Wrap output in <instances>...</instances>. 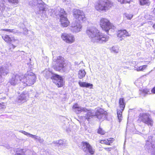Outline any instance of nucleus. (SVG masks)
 I'll use <instances>...</instances> for the list:
<instances>
[{"label": "nucleus", "mask_w": 155, "mask_h": 155, "mask_svg": "<svg viewBox=\"0 0 155 155\" xmlns=\"http://www.w3.org/2000/svg\"><path fill=\"white\" fill-rule=\"evenodd\" d=\"M36 79L35 75L33 73L29 72L26 73L23 75L21 80L22 84L23 85L22 88L33 84L35 82Z\"/></svg>", "instance_id": "obj_4"}, {"label": "nucleus", "mask_w": 155, "mask_h": 155, "mask_svg": "<svg viewBox=\"0 0 155 155\" xmlns=\"http://www.w3.org/2000/svg\"><path fill=\"white\" fill-rule=\"evenodd\" d=\"M65 143V141L61 140H58L53 141L52 143L54 144V146L55 147H58L64 144Z\"/></svg>", "instance_id": "obj_23"}, {"label": "nucleus", "mask_w": 155, "mask_h": 155, "mask_svg": "<svg viewBox=\"0 0 155 155\" xmlns=\"http://www.w3.org/2000/svg\"><path fill=\"white\" fill-rule=\"evenodd\" d=\"M125 15L126 17L129 20L131 19L133 16V15L131 14H126Z\"/></svg>", "instance_id": "obj_36"}, {"label": "nucleus", "mask_w": 155, "mask_h": 155, "mask_svg": "<svg viewBox=\"0 0 155 155\" xmlns=\"http://www.w3.org/2000/svg\"><path fill=\"white\" fill-rule=\"evenodd\" d=\"M151 91L153 93L155 94V87H153Z\"/></svg>", "instance_id": "obj_50"}, {"label": "nucleus", "mask_w": 155, "mask_h": 155, "mask_svg": "<svg viewBox=\"0 0 155 155\" xmlns=\"http://www.w3.org/2000/svg\"><path fill=\"white\" fill-rule=\"evenodd\" d=\"M139 120L148 126H153V121L150 115L148 113H140L139 116Z\"/></svg>", "instance_id": "obj_7"}, {"label": "nucleus", "mask_w": 155, "mask_h": 155, "mask_svg": "<svg viewBox=\"0 0 155 155\" xmlns=\"http://www.w3.org/2000/svg\"><path fill=\"white\" fill-rule=\"evenodd\" d=\"M150 137L149 140L147 142L145 147L147 149L150 150L152 152L153 155H155V144L152 145L151 143L150 139H151L152 137Z\"/></svg>", "instance_id": "obj_18"}, {"label": "nucleus", "mask_w": 155, "mask_h": 155, "mask_svg": "<svg viewBox=\"0 0 155 155\" xmlns=\"http://www.w3.org/2000/svg\"><path fill=\"white\" fill-rule=\"evenodd\" d=\"M97 132L98 134H100L101 135H104L105 133V131L101 128H99L98 129Z\"/></svg>", "instance_id": "obj_37"}, {"label": "nucleus", "mask_w": 155, "mask_h": 155, "mask_svg": "<svg viewBox=\"0 0 155 155\" xmlns=\"http://www.w3.org/2000/svg\"><path fill=\"white\" fill-rule=\"evenodd\" d=\"M100 142L102 144H104L107 145H110V143H108L107 139V140H101Z\"/></svg>", "instance_id": "obj_39"}, {"label": "nucleus", "mask_w": 155, "mask_h": 155, "mask_svg": "<svg viewBox=\"0 0 155 155\" xmlns=\"http://www.w3.org/2000/svg\"><path fill=\"white\" fill-rule=\"evenodd\" d=\"M23 149H19V152L17 153L15 155H24V151H23Z\"/></svg>", "instance_id": "obj_35"}, {"label": "nucleus", "mask_w": 155, "mask_h": 155, "mask_svg": "<svg viewBox=\"0 0 155 155\" xmlns=\"http://www.w3.org/2000/svg\"><path fill=\"white\" fill-rule=\"evenodd\" d=\"M58 11L59 10L58 15L60 17V21L61 25L64 27L68 26L69 24V21L67 18V14L63 9L58 7L57 8Z\"/></svg>", "instance_id": "obj_11"}, {"label": "nucleus", "mask_w": 155, "mask_h": 155, "mask_svg": "<svg viewBox=\"0 0 155 155\" xmlns=\"http://www.w3.org/2000/svg\"><path fill=\"white\" fill-rule=\"evenodd\" d=\"M153 14L155 15V7L154 8V9L153 10Z\"/></svg>", "instance_id": "obj_52"}, {"label": "nucleus", "mask_w": 155, "mask_h": 155, "mask_svg": "<svg viewBox=\"0 0 155 155\" xmlns=\"http://www.w3.org/2000/svg\"><path fill=\"white\" fill-rule=\"evenodd\" d=\"M31 137L32 138H33L35 140H38L39 139V136H38L36 135H30Z\"/></svg>", "instance_id": "obj_38"}, {"label": "nucleus", "mask_w": 155, "mask_h": 155, "mask_svg": "<svg viewBox=\"0 0 155 155\" xmlns=\"http://www.w3.org/2000/svg\"><path fill=\"white\" fill-rule=\"evenodd\" d=\"M46 7V5L45 4V10L46 11L45 12L46 13H43L42 12V11H41L40 12V14H44L45 15L47 16L48 15H49L51 16L53 15L54 14L55 15H58V14H57V12H55V11L54 10L52 9H48L47 10V9L45 8Z\"/></svg>", "instance_id": "obj_21"}, {"label": "nucleus", "mask_w": 155, "mask_h": 155, "mask_svg": "<svg viewBox=\"0 0 155 155\" xmlns=\"http://www.w3.org/2000/svg\"><path fill=\"white\" fill-rule=\"evenodd\" d=\"M38 141L40 143H42L43 142L44 140L43 138H41L40 137H39Z\"/></svg>", "instance_id": "obj_47"}, {"label": "nucleus", "mask_w": 155, "mask_h": 155, "mask_svg": "<svg viewBox=\"0 0 155 155\" xmlns=\"http://www.w3.org/2000/svg\"><path fill=\"white\" fill-rule=\"evenodd\" d=\"M53 79V82L58 87H62L64 81L62 78L59 75L54 74L52 76Z\"/></svg>", "instance_id": "obj_16"}, {"label": "nucleus", "mask_w": 155, "mask_h": 155, "mask_svg": "<svg viewBox=\"0 0 155 155\" xmlns=\"http://www.w3.org/2000/svg\"><path fill=\"white\" fill-rule=\"evenodd\" d=\"M130 36L126 30H120L118 31L117 37L120 38V40L121 41L124 39L126 37H129Z\"/></svg>", "instance_id": "obj_19"}, {"label": "nucleus", "mask_w": 155, "mask_h": 155, "mask_svg": "<svg viewBox=\"0 0 155 155\" xmlns=\"http://www.w3.org/2000/svg\"><path fill=\"white\" fill-rule=\"evenodd\" d=\"M29 5L31 6H34L38 5L39 11L38 12V14H40L42 11L43 13H45L46 11L45 9V4L41 0H29Z\"/></svg>", "instance_id": "obj_6"}, {"label": "nucleus", "mask_w": 155, "mask_h": 155, "mask_svg": "<svg viewBox=\"0 0 155 155\" xmlns=\"http://www.w3.org/2000/svg\"><path fill=\"white\" fill-rule=\"evenodd\" d=\"M15 91H14V92L13 93V95H15Z\"/></svg>", "instance_id": "obj_54"}, {"label": "nucleus", "mask_w": 155, "mask_h": 155, "mask_svg": "<svg viewBox=\"0 0 155 155\" xmlns=\"http://www.w3.org/2000/svg\"><path fill=\"white\" fill-rule=\"evenodd\" d=\"M142 94L144 95V96H145L146 94H150V93L149 90L147 89L143 90Z\"/></svg>", "instance_id": "obj_40"}, {"label": "nucleus", "mask_w": 155, "mask_h": 155, "mask_svg": "<svg viewBox=\"0 0 155 155\" xmlns=\"http://www.w3.org/2000/svg\"><path fill=\"white\" fill-rule=\"evenodd\" d=\"M100 25L102 29L107 33L110 29H114L115 27L110 21L106 18H101L100 20Z\"/></svg>", "instance_id": "obj_10"}, {"label": "nucleus", "mask_w": 155, "mask_h": 155, "mask_svg": "<svg viewBox=\"0 0 155 155\" xmlns=\"http://www.w3.org/2000/svg\"><path fill=\"white\" fill-rule=\"evenodd\" d=\"M43 73L44 76L46 78H48L51 77L52 78V77L50 76L52 73L49 71L45 70L44 71Z\"/></svg>", "instance_id": "obj_32"}, {"label": "nucleus", "mask_w": 155, "mask_h": 155, "mask_svg": "<svg viewBox=\"0 0 155 155\" xmlns=\"http://www.w3.org/2000/svg\"><path fill=\"white\" fill-rule=\"evenodd\" d=\"M134 0H117L121 4L129 3L130 2H133Z\"/></svg>", "instance_id": "obj_34"}, {"label": "nucleus", "mask_w": 155, "mask_h": 155, "mask_svg": "<svg viewBox=\"0 0 155 155\" xmlns=\"http://www.w3.org/2000/svg\"><path fill=\"white\" fill-rule=\"evenodd\" d=\"M113 3L109 0L101 1L95 5V9L98 12H106L113 6Z\"/></svg>", "instance_id": "obj_5"}, {"label": "nucleus", "mask_w": 155, "mask_h": 155, "mask_svg": "<svg viewBox=\"0 0 155 155\" xmlns=\"http://www.w3.org/2000/svg\"><path fill=\"white\" fill-rule=\"evenodd\" d=\"M107 141L109 143H110H110H112V142L113 141L114 139L113 138H110L107 139Z\"/></svg>", "instance_id": "obj_46"}, {"label": "nucleus", "mask_w": 155, "mask_h": 155, "mask_svg": "<svg viewBox=\"0 0 155 155\" xmlns=\"http://www.w3.org/2000/svg\"><path fill=\"white\" fill-rule=\"evenodd\" d=\"M86 32L91 41L93 42L103 43L107 41L109 38L108 36L100 32L95 27H87Z\"/></svg>", "instance_id": "obj_2"}, {"label": "nucleus", "mask_w": 155, "mask_h": 155, "mask_svg": "<svg viewBox=\"0 0 155 155\" xmlns=\"http://www.w3.org/2000/svg\"><path fill=\"white\" fill-rule=\"evenodd\" d=\"M28 95L26 92H23L18 97V102L23 103L26 101Z\"/></svg>", "instance_id": "obj_20"}, {"label": "nucleus", "mask_w": 155, "mask_h": 155, "mask_svg": "<svg viewBox=\"0 0 155 155\" xmlns=\"http://www.w3.org/2000/svg\"><path fill=\"white\" fill-rule=\"evenodd\" d=\"M74 111L77 114H79L81 112H87L85 118L88 120L92 117L96 116L99 120L104 119L106 116V112L101 108L95 109V110H88L86 108L79 107L77 104H75L73 107Z\"/></svg>", "instance_id": "obj_1"}, {"label": "nucleus", "mask_w": 155, "mask_h": 155, "mask_svg": "<svg viewBox=\"0 0 155 155\" xmlns=\"http://www.w3.org/2000/svg\"><path fill=\"white\" fill-rule=\"evenodd\" d=\"M104 148L107 151H110L112 149V148L111 147Z\"/></svg>", "instance_id": "obj_49"}, {"label": "nucleus", "mask_w": 155, "mask_h": 155, "mask_svg": "<svg viewBox=\"0 0 155 155\" xmlns=\"http://www.w3.org/2000/svg\"><path fill=\"white\" fill-rule=\"evenodd\" d=\"M78 84L81 87H90V88H91L93 86L92 84L86 82L79 81L78 82Z\"/></svg>", "instance_id": "obj_25"}, {"label": "nucleus", "mask_w": 155, "mask_h": 155, "mask_svg": "<svg viewBox=\"0 0 155 155\" xmlns=\"http://www.w3.org/2000/svg\"><path fill=\"white\" fill-rule=\"evenodd\" d=\"M5 108V104L3 102L0 103V109H3Z\"/></svg>", "instance_id": "obj_42"}, {"label": "nucleus", "mask_w": 155, "mask_h": 155, "mask_svg": "<svg viewBox=\"0 0 155 155\" xmlns=\"http://www.w3.org/2000/svg\"><path fill=\"white\" fill-rule=\"evenodd\" d=\"M140 4L141 5H147L149 4V0H139Z\"/></svg>", "instance_id": "obj_33"}, {"label": "nucleus", "mask_w": 155, "mask_h": 155, "mask_svg": "<svg viewBox=\"0 0 155 155\" xmlns=\"http://www.w3.org/2000/svg\"><path fill=\"white\" fill-rule=\"evenodd\" d=\"M8 32L15 33L17 32V31L15 29H9Z\"/></svg>", "instance_id": "obj_45"}, {"label": "nucleus", "mask_w": 155, "mask_h": 155, "mask_svg": "<svg viewBox=\"0 0 155 155\" xmlns=\"http://www.w3.org/2000/svg\"><path fill=\"white\" fill-rule=\"evenodd\" d=\"M139 120L148 126H153V121L150 115L148 113H140L139 116Z\"/></svg>", "instance_id": "obj_9"}, {"label": "nucleus", "mask_w": 155, "mask_h": 155, "mask_svg": "<svg viewBox=\"0 0 155 155\" xmlns=\"http://www.w3.org/2000/svg\"><path fill=\"white\" fill-rule=\"evenodd\" d=\"M9 70L5 66L0 67V78L2 76H5L8 73Z\"/></svg>", "instance_id": "obj_22"}, {"label": "nucleus", "mask_w": 155, "mask_h": 155, "mask_svg": "<svg viewBox=\"0 0 155 155\" xmlns=\"http://www.w3.org/2000/svg\"><path fill=\"white\" fill-rule=\"evenodd\" d=\"M8 29H3V31H8Z\"/></svg>", "instance_id": "obj_51"}, {"label": "nucleus", "mask_w": 155, "mask_h": 155, "mask_svg": "<svg viewBox=\"0 0 155 155\" xmlns=\"http://www.w3.org/2000/svg\"><path fill=\"white\" fill-rule=\"evenodd\" d=\"M61 38L64 41L69 44L73 43L75 40L74 35L70 33H63L61 35Z\"/></svg>", "instance_id": "obj_13"}, {"label": "nucleus", "mask_w": 155, "mask_h": 155, "mask_svg": "<svg viewBox=\"0 0 155 155\" xmlns=\"http://www.w3.org/2000/svg\"><path fill=\"white\" fill-rule=\"evenodd\" d=\"M53 60L56 62L54 69L57 71H64L70 68V63L65 61L64 58L61 56L54 58Z\"/></svg>", "instance_id": "obj_3"}, {"label": "nucleus", "mask_w": 155, "mask_h": 155, "mask_svg": "<svg viewBox=\"0 0 155 155\" xmlns=\"http://www.w3.org/2000/svg\"><path fill=\"white\" fill-rule=\"evenodd\" d=\"M145 18L147 19H150L152 18V17L150 15H147L145 16Z\"/></svg>", "instance_id": "obj_44"}, {"label": "nucleus", "mask_w": 155, "mask_h": 155, "mask_svg": "<svg viewBox=\"0 0 155 155\" xmlns=\"http://www.w3.org/2000/svg\"><path fill=\"white\" fill-rule=\"evenodd\" d=\"M139 120L148 126H153V121L150 115L148 113H140L139 116Z\"/></svg>", "instance_id": "obj_8"}, {"label": "nucleus", "mask_w": 155, "mask_h": 155, "mask_svg": "<svg viewBox=\"0 0 155 155\" xmlns=\"http://www.w3.org/2000/svg\"><path fill=\"white\" fill-rule=\"evenodd\" d=\"M153 23L152 22V21H149L146 22L145 24H146V25H152Z\"/></svg>", "instance_id": "obj_48"}, {"label": "nucleus", "mask_w": 155, "mask_h": 155, "mask_svg": "<svg viewBox=\"0 0 155 155\" xmlns=\"http://www.w3.org/2000/svg\"><path fill=\"white\" fill-rule=\"evenodd\" d=\"M19 132H21V133L23 134H24L25 135H27V136H29L30 137H31L30 135H32V134H31L29 133H28L22 130H20V131H19Z\"/></svg>", "instance_id": "obj_41"}, {"label": "nucleus", "mask_w": 155, "mask_h": 155, "mask_svg": "<svg viewBox=\"0 0 155 155\" xmlns=\"http://www.w3.org/2000/svg\"><path fill=\"white\" fill-rule=\"evenodd\" d=\"M82 27L79 22L75 21L72 23L70 29L73 32L77 33L81 30Z\"/></svg>", "instance_id": "obj_15"}, {"label": "nucleus", "mask_w": 155, "mask_h": 155, "mask_svg": "<svg viewBox=\"0 0 155 155\" xmlns=\"http://www.w3.org/2000/svg\"><path fill=\"white\" fill-rule=\"evenodd\" d=\"M73 16L74 18L79 21H85L86 18L84 12L77 9L73 10Z\"/></svg>", "instance_id": "obj_12"}, {"label": "nucleus", "mask_w": 155, "mask_h": 155, "mask_svg": "<svg viewBox=\"0 0 155 155\" xmlns=\"http://www.w3.org/2000/svg\"><path fill=\"white\" fill-rule=\"evenodd\" d=\"M86 73L84 70H81L79 71L78 77L79 79H82L85 76Z\"/></svg>", "instance_id": "obj_26"}, {"label": "nucleus", "mask_w": 155, "mask_h": 155, "mask_svg": "<svg viewBox=\"0 0 155 155\" xmlns=\"http://www.w3.org/2000/svg\"><path fill=\"white\" fill-rule=\"evenodd\" d=\"M111 52L114 53H118L119 52V47L117 46H113L111 49Z\"/></svg>", "instance_id": "obj_28"}, {"label": "nucleus", "mask_w": 155, "mask_h": 155, "mask_svg": "<svg viewBox=\"0 0 155 155\" xmlns=\"http://www.w3.org/2000/svg\"><path fill=\"white\" fill-rule=\"evenodd\" d=\"M82 149L86 153L89 152L91 154H94L95 150L93 148L91 145L87 142H83Z\"/></svg>", "instance_id": "obj_17"}, {"label": "nucleus", "mask_w": 155, "mask_h": 155, "mask_svg": "<svg viewBox=\"0 0 155 155\" xmlns=\"http://www.w3.org/2000/svg\"><path fill=\"white\" fill-rule=\"evenodd\" d=\"M18 41L17 39H15L14 37H12L11 40V42L10 44L12 45V47L14 48L16 46L13 45V44H18Z\"/></svg>", "instance_id": "obj_30"}, {"label": "nucleus", "mask_w": 155, "mask_h": 155, "mask_svg": "<svg viewBox=\"0 0 155 155\" xmlns=\"http://www.w3.org/2000/svg\"><path fill=\"white\" fill-rule=\"evenodd\" d=\"M147 65H145L140 66L138 68H137L136 67H135V70L138 71H143V70H145L146 68L147 67Z\"/></svg>", "instance_id": "obj_31"}, {"label": "nucleus", "mask_w": 155, "mask_h": 155, "mask_svg": "<svg viewBox=\"0 0 155 155\" xmlns=\"http://www.w3.org/2000/svg\"><path fill=\"white\" fill-rule=\"evenodd\" d=\"M2 38L6 42L9 44L11 42V38L10 37L9 35H5L4 36H2Z\"/></svg>", "instance_id": "obj_27"}, {"label": "nucleus", "mask_w": 155, "mask_h": 155, "mask_svg": "<svg viewBox=\"0 0 155 155\" xmlns=\"http://www.w3.org/2000/svg\"><path fill=\"white\" fill-rule=\"evenodd\" d=\"M8 2L12 4H17L18 3V0H8Z\"/></svg>", "instance_id": "obj_43"}, {"label": "nucleus", "mask_w": 155, "mask_h": 155, "mask_svg": "<svg viewBox=\"0 0 155 155\" xmlns=\"http://www.w3.org/2000/svg\"><path fill=\"white\" fill-rule=\"evenodd\" d=\"M86 155H90V154H88V153H87Z\"/></svg>", "instance_id": "obj_55"}, {"label": "nucleus", "mask_w": 155, "mask_h": 155, "mask_svg": "<svg viewBox=\"0 0 155 155\" xmlns=\"http://www.w3.org/2000/svg\"><path fill=\"white\" fill-rule=\"evenodd\" d=\"M123 111L121 109L120 110H117V117L119 122H120L122 120V113Z\"/></svg>", "instance_id": "obj_29"}, {"label": "nucleus", "mask_w": 155, "mask_h": 155, "mask_svg": "<svg viewBox=\"0 0 155 155\" xmlns=\"http://www.w3.org/2000/svg\"><path fill=\"white\" fill-rule=\"evenodd\" d=\"M23 77V75L19 76L18 75H14L9 80V82L10 84L12 85H15L20 83L22 84V78Z\"/></svg>", "instance_id": "obj_14"}, {"label": "nucleus", "mask_w": 155, "mask_h": 155, "mask_svg": "<svg viewBox=\"0 0 155 155\" xmlns=\"http://www.w3.org/2000/svg\"><path fill=\"white\" fill-rule=\"evenodd\" d=\"M119 107L122 110H124L126 104L123 98H120L119 100Z\"/></svg>", "instance_id": "obj_24"}, {"label": "nucleus", "mask_w": 155, "mask_h": 155, "mask_svg": "<svg viewBox=\"0 0 155 155\" xmlns=\"http://www.w3.org/2000/svg\"><path fill=\"white\" fill-rule=\"evenodd\" d=\"M153 28L155 29V24L153 25Z\"/></svg>", "instance_id": "obj_53"}]
</instances>
